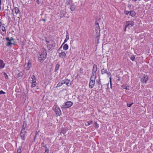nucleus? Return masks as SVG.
<instances>
[{
    "label": "nucleus",
    "instance_id": "nucleus-1",
    "mask_svg": "<svg viewBox=\"0 0 153 153\" xmlns=\"http://www.w3.org/2000/svg\"><path fill=\"white\" fill-rule=\"evenodd\" d=\"M47 56L46 49L45 48H42V51L39 55L38 61L40 62H42L46 59Z\"/></svg>",
    "mask_w": 153,
    "mask_h": 153
},
{
    "label": "nucleus",
    "instance_id": "nucleus-2",
    "mask_svg": "<svg viewBox=\"0 0 153 153\" xmlns=\"http://www.w3.org/2000/svg\"><path fill=\"white\" fill-rule=\"evenodd\" d=\"M73 102L71 101H67L65 102L62 105L61 108H67L71 107L73 105Z\"/></svg>",
    "mask_w": 153,
    "mask_h": 153
},
{
    "label": "nucleus",
    "instance_id": "nucleus-3",
    "mask_svg": "<svg viewBox=\"0 0 153 153\" xmlns=\"http://www.w3.org/2000/svg\"><path fill=\"white\" fill-rule=\"evenodd\" d=\"M149 79V77L148 76L144 74L141 77L140 81L142 83H146Z\"/></svg>",
    "mask_w": 153,
    "mask_h": 153
},
{
    "label": "nucleus",
    "instance_id": "nucleus-4",
    "mask_svg": "<svg viewBox=\"0 0 153 153\" xmlns=\"http://www.w3.org/2000/svg\"><path fill=\"white\" fill-rule=\"evenodd\" d=\"M100 28L99 25H98V26H96L95 28V31L96 32V37L98 38V39L99 40V39L98 38L100 36Z\"/></svg>",
    "mask_w": 153,
    "mask_h": 153
},
{
    "label": "nucleus",
    "instance_id": "nucleus-5",
    "mask_svg": "<svg viewBox=\"0 0 153 153\" xmlns=\"http://www.w3.org/2000/svg\"><path fill=\"white\" fill-rule=\"evenodd\" d=\"M27 133V132L25 131H21L20 137L22 140H25V136L26 135Z\"/></svg>",
    "mask_w": 153,
    "mask_h": 153
},
{
    "label": "nucleus",
    "instance_id": "nucleus-6",
    "mask_svg": "<svg viewBox=\"0 0 153 153\" xmlns=\"http://www.w3.org/2000/svg\"><path fill=\"white\" fill-rule=\"evenodd\" d=\"M101 72L102 74H106L109 76L111 74L110 72L108 71L107 69H106L103 68L101 70Z\"/></svg>",
    "mask_w": 153,
    "mask_h": 153
},
{
    "label": "nucleus",
    "instance_id": "nucleus-7",
    "mask_svg": "<svg viewBox=\"0 0 153 153\" xmlns=\"http://www.w3.org/2000/svg\"><path fill=\"white\" fill-rule=\"evenodd\" d=\"M55 112L56 113V115L57 116H60L61 115V111L60 109L57 107H56L55 108Z\"/></svg>",
    "mask_w": 153,
    "mask_h": 153
},
{
    "label": "nucleus",
    "instance_id": "nucleus-8",
    "mask_svg": "<svg viewBox=\"0 0 153 153\" xmlns=\"http://www.w3.org/2000/svg\"><path fill=\"white\" fill-rule=\"evenodd\" d=\"M126 27H127L128 26L133 27L134 25V22L133 21H129L126 22Z\"/></svg>",
    "mask_w": 153,
    "mask_h": 153
},
{
    "label": "nucleus",
    "instance_id": "nucleus-9",
    "mask_svg": "<svg viewBox=\"0 0 153 153\" xmlns=\"http://www.w3.org/2000/svg\"><path fill=\"white\" fill-rule=\"evenodd\" d=\"M69 39V34L68 32V31H66V38L65 39L64 42H63V43L62 44V45L59 48V50L58 51L59 53V50L62 48V46Z\"/></svg>",
    "mask_w": 153,
    "mask_h": 153
},
{
    "label": "nucleus",
    "instance_id": "nucleus-10",
    "mask_svg": "<svg viewBox=\"0 0 153 153\" xmlns=\"http://www.w3.org/2000/svg\"><path fill=\"white\" fill-rule=\"evenodd\" d=\"M97 65L96 64H94L93 66V68L92 70V74L96 75L97 71Z\"/></svg>",
    "mask_w": 153,
    "mask_h": 153
},
{
    "label": "nucleus",
    "instance_id": "nucleus-11",
    "mask_svg": "<svg viewBox=\"0 0 153 153\" xmlns=\"http://www.w3.org/2000/svg\"><path fill=\"white\" fill-rule=\"evenodd\" d=\"M6 40L8 41V42H7V43L6 44V45L7 46L9 47L13 44V43H12V42L10 41V39L9 37L6 38Z\"/></svg>",
    "mask_w": 153,
    "mask_h": 153
},
{
    "label": "nucleus",
    "instance_id": "nucleus-12",
    "mask_svg": "<svg viewBox=\"0 0 153 153\" xmlns=\"http://www.w3.org/2000/svg\"><path fill=\"white\" fill-rule=\"evenodd\" d=\"M66 56V53L64 51L59 53V56L61 58H64Z\"/></svg>",
    "mask_w": 153,
    "mask_h": 153
},
{
    "label": "nucleus",
    "instance_id": "nucleus-13",
    "mask_svg": "<svg viewBox=\"0 0 153 153\" xmlns=\"http://www.w3.org/2000/svg\"><path fill=\"white\" fill-rule=\"evenodd\" d=\"M95 83V81H90L89 82V87L90 88H92L94 86Z\"/></svg>",
    "mask_w": 153,
    "mask_h": 153
},
{
    "label": "nucleus",
    "instance_id": "nucleus-14",
    "mask_svg": "<svg viewBox=\"0 0 153 153\" xmlns=\"http://www.w3.org/2000/svg\"><path fill=\"white\" fill-rule=\"evenodd\" d=\"M55 43L54 42L51 44L49 45L48 44L47 45V47L48 48V50H50L52 49L53 48H54L55 47Z\"/></svg>",
    "mask_w": 153,
    "mask_h": 153
},
{
    "label": "nucleus",
    "instance_id": "nucleus-15",
    "mask_svg": "<svg viewBox=\"0 0 153 153\" xmlns=\"http://www.w3.org/2000/svg\"><path fill=\"white\" fill-rule=\"evenodd\" d=\"M64 84H65L68 86H69L70 85L69 84L70 81L69 80L67 79H65L64 80H63Z\"/></svg>",
    "mask_w": 153,
    "mask_h": 153
},
{
    "label": "nucleus",
    "instance_id": "nucleus-16",
    "mask_svg": "<svg viewBox=\"0 0 153 153\" xmlns=\"http://www.w3.org/2000/svg\"><path fill=\"white\" fill-rule=\"evenodd\" d=\"M5 66V63H4L3 61L0 59V69L4 68Z\"/></svg>",
    "mask_w": 153,
    "mask_h": 153
},
{
    "label": "nucleus",
    "instance_id": "nucleus-17",
    "mask_svg": "<svg viewBox=\"0 0 153 153\" xmlns=\"http://www.w3.org/2000/svg\"><path fill=\"white\" fill-rule=\"evenodd\" d=\"M97 77L96 75L94 74H91V76L90 77V81H95V79Z\"/></svg>",
    "mask_w": 153,
    "mask_h": 153
},
{
    "label": "nucleus",
    "instance_id": "nucleus-18",
    "mask_svg": "<svg viewBox=\"0 0 153 153\" xmlns=\"http://www.w3.org/2000/svg\"><path fill=\"white\" fill-rule=\"evenodd\" d=\"M76 7V5H74V4L72 3L71 4L70 8L71 11H73L75 9Z\"/></svg>",
    "mask_w": 153,
    "mask_h": 153
},
{
    "label": "nucleus",
    "instance_id": "nucleus-19",
    "mask_svg": "<svg viewBox=\"0 0 153 153\" xmlns=\"http://www.w3.org/2000/svg\"><path fill=\"white\" fill-rule=\"evenodd\" d=\"M27 65V70H29L32 67V62L30 60H29L28 61Z\"/></svg>",
    "mask_w": 153,
    "mask_h": 153
},
{
    "label": "nucleus",
    "instance_id": "nucleus-20",
    "mask_svg": "<svg viewBox=\"0 0 153 153\" xmlns=\"http://www.w3.org/2000/svg\"><path fill=\"white\" fill-rule=\"evenodd\" d=\"M96 82H97V83L98 84V88H100V85H101V87H100L101 89L102 90V85H101L100 79L99 80H96Z\"/></svg>",
    "mask_w": 153,
    "mask_h": 153
},
{
    "label": "nucleus",
    "instance_id": "nucleus-21",
    "mask_svg": "<svg viewBox=\"0 0 153 153\" xmlns=\"http://www.w3.org/2000/svg\"><path fill=\"white\" fill-rule=\"evenodd\" d=\"M136 13L134 10H131L130 11L129 15L132 16L134 17L135 16Z\"/></svg>",
    "mask_w": 153,
    "mask_h": 153
},
{
    "label": "nucleus",
    "instance_id": "nucleus-22",
    "mask_svg": "<svg viewBox=\"0 0 153 153\" xmlns=\"http://www.w3.org/2000/svg\"><path fill=\"white\" fill-rule=\"evenodd\" d=\"M15 10V13L16 14L19 13H20V11L19 8L17 7H15L14 9Z\"/></svg>",
    "mask_w": 153,
    "mask_h": 153
},
{
    "label": "nucleus",
    "instance_id": "nucleus-23",
    "mask_svg": "<svg viewBox=\"0 0 153 153\" xmlns=\"http://www.w3.org/2000/svg\"><path fill=\"white\" fill-rule=\"evenodd\" d=\"M60 66V65L59 63H58L56 64L55 66V69L54 71L55 72H57Z\"/></svg>",
    "mask_w": 153,
    "mask_h": 153
},
{
    "label": "nucleus",
    "instance_id": "nucleus-24",
    "mask_svg": "<svg viewBox=\"0 0 153 153\" xmlns=\"http://www.w3.org/2000/svg\"><path fill=\"white\" fill-rule=\"evenodd\" d=\"M63 84H64L63 81L62 80L61 82H59L58 83L56 87V88H57L61 86Z\"/></svg>",
    "mask_w": 153,
    "mask_h": 153
},
{
    "label": "nucleus",
    "instance_id": "nucleus-25",
    "mask_svg": "<svg viewBox=\"0 0 153 153\" xmlns=\"http://www.w3.org/2000/svg\"><path fill=\"white\" fill-rule=\"evenodd\" d=\"M121 87L123 88V89H125L126 90H129V88H127V87H129V86H128L126 84H123L121 85Z\"/></svg>",
    "mask_w": 153,
    "mask_h": 153
},
{
    "label": "nucleus",
    "instance_id": "nucleus-26",
    "mask_svg": "<svg viewBox=\"0 0 153 153\" xmlns=\"http://www.w3.org/2000/svg\"><path fill=\"white\" fill-rule=\"evenodd\" d=\"M36 79L32 80V84L31 85V87L33 88L36 86Z\"/></svg>",
    "mask_w": 153,
    "mask_h": 153
},
{
    "label": "nucleus",
    "instance_id": "nucleus-27",
    "mask_svg": "<svg viewBox=\"0 0 153 153\" xmlns=\"http://www.w3.org/2000/svg\"><path fill=\"white\" fill-rule=\"evenodd\" d=\"M24 75V73L22 72H20L16 75V77L18 78L22 77Z\"/></svg>",
    "mask_w": 153,
    "mask_h": 153
},
{
    "label": "nucleus",
    "instance_id": "nucleus-28",
    "mask_svg": "<svg viewBox=\"0 0 153 153\" xmlns=\"http://www.w3.org/2000/svg\"><path fill=\"white\" fill-rule=\"evenodd\" d=\"M68 46L67 44H65L63 47V49L64 50L66 51L68 49Z\"/></svg>",
    "mask_w": 153,
    "mask_h": 153
},
{
    "label": "nucleus",
    "instance_id": "nucleus-29",
    "mask_svg": "<svg viewBox=\"0 0 153 153\" xmlns=\"http://www.w3.org/2000/svg\"><path fill=\"white\" fill-rule=\"evenodd\" d=\"M41 146L42 147H43V148H45V150H48V148H47V146H46L45 144V143H44V142H42L41 144Z\"/></svg>",
    "mask_w": 153,
    "mask_h": 153
},
{
    "label": "nucleus",
    "instance_id": "nucleus-30",
    "mask_svg": "<svg viewBox=\"0 0 153 153\" xmlns=\"http://www.w3.org/2000/svg\"><path fill=\"white\" fill-rule=\"evenodd\" d=\"M3 75H4V77L6 79H9L8 76L7 74L5 72H3Z\"/></svg>",
    "mask_w": 153,
    "mask_h": 153
},
{
    "label": "nucleus",
    "instance_id": "nucleus-31",
    "mask_svg": "<svg viewBox=\"0 0 153 153\" xmlns=\"http://www.w3.org/2000/svg\"><path fill=\"white\" fill-rule=\"evenodd\" d=\"M92 123L93 121L92 120H90L87 122L85 124V126H88Z\"/></svg>",
    "mask_w": 153,
    "mask_h": 153
},
{
    "label": "nucleus",
    "instance_id": "nucleus-32",
    "mask_svg": "<svg viewBox=\"0 0 153 153\" xmlns=\"http://www.w3.org/2000/svg\"><path fill=\"white\" fill-rule=\"evenodd\" d=\"M66 131L67 130L65 128H62L61 129V133L64 134H65Z\"/></svg>",
    "mask_w": 153,
    "mask_h": 153
},
{
    "label": "nucleus",
    "instance_id": "nucleus-33",
    "mask_svg": "<svg viewBox=\"0 0 153 153\" xmlns=\"http://www.w3.org/2000/svg\"><path fill=\"white\" fill-rule=\"evenodd\" d=\"M27 127V125H26L25 126H23L21 131H25V128Z\"/></svg>",
    "mask_w": 153,
    "mask_h": 153
},
{
    "label": "nucleus",
    "instance_id": "nucleus-34",
    "mask_svg": "<svg viewBox=\"0 0 153 153\" xmlns=\"http://www.w3.org/2000/svg\"><path fill=\"white\" fill-rule=\"evenodd\" d=\"M71 0H65V4L67 5H69Z\"/></svg>",
    "mask_w": 153,
    "mask_h": 153
},
{
    "label": "nucleus",
    "instance_id": "nucleus-35",
    "mask_svg": "<svg viewBox=\"0 0 153 153\" xmlns=\"http://www.w3.org/2000/svg\"><path fill=\"white\" fill-rule=\"evenodd\" d=\"M135 56L134 55H131L130 59L133 61L134 60Z\"/></svg>",
    "mask_w": 153,
    "mask_h": 153
},
{
    "label": "nucleus",
    "instance_id": "nucleus-36",
    "mask_svg": "<svg viewBox=\"0 0 153 153\" xmlns=\"http://www.w3.org/2000/svg\"><path fill=\"white\" fill-rule=\"evenodd\" d=\"M124 13L126 15H128V14L129 15L130 14V11H128V10H125L124 12Z\"/></svg>",
    "mask_w": 153,
    "mask_h": 153
},
{
    "label": "nucleus",
    "instance_id": "nucleus-37",
    "mask_svg": "<svg viewBox=\"0 0 153 153\" xmlns=\"http://www.w3.org/2000/svg\"><path fill=\"white\" fill-rule=\"evenodd\" d=\"M1 29H2V31L3 32H6V29H5V27L4 26H2V27Z\"/></svg>",
    "mask_w": 153,
    "mask_h": 153
},
{
    "label": "nucleus",
    "instance_id": "nucleus-38",
    "mask_svg": "<svg viewBox=\"0 0 153 153\" xmlns=\"http://www.w3.org/2000/svg\"><path fill=\"white\" fill-rule=\"evenodd\" d=\"M109 79H110V85H111V89H112V84H111V76L109 78Z\"/></svg>",
    "mask_w": 153,
    "mask_h": 153
},
{
    "label": "nucleus",
    "instance_id": "nucleus-39",
    "mask_svg": "<svg viewBox=\"0 0 153 153\" xmlns=\"http://www.w3.org/2000/svg\"><path fill=\"white\" fill-rule=\"evenodd\" d=\"M95 128H97L99 127V124H97V122H95Z\"/></svg>",
    "mask_w": 153,
    "mask_h": 153
},
{
    "label": "nucleus",
    "instance_id": "nucleus-40",
    "mask_svg": "<svg viewBox=\"0 0 153 153\" xmlns=\"http://www.w3.org/2000/svg\"><path fill=\"white\" fill-rule=\"evenodd\" d=\"M133 104V102H132V103H131V104H129V103H127V106L128 107H130L131 105Z\"/></svg>",
    "mask_w": 153,
    "mask_h": 153
},
{
    "label": "nucleus",
    "instance_id": "nucleus-41",
    "mask_svg": "<svg viewBox=\"0 0 153 153\" xmlns=\"http://www.w3.org/2000/svg\"><path fill=\"white\" fill-rule=\"evenodd\" d=\"M17 153H21V148H19L17 149Z\"/></svg>",
    "mask_w": 153,
    "mask_h": 153
},
{
    "label": "nucleus",
    "instance_id": "nucleus-42",
    "mask_svg": "<svg viewBox=\"0 0 153 153\" xmlns=\"http://www.w3.org/2000/svg\"><path fill=\"white\" fill-rule=\"evenodd\" d=\"M31 78L32 79V80H35V79H36V78H35V76L34 75H33L31 77Z\"/></svg>",
    "mask_w": 153,
    "mask_h": 153
},
{
    "label": "nucleus",
    "instance_id": "nucleus-43",
    "mask_svg": "<svg viewBox=\"0 0 153 153\" xmlns=\"http://www.w3.org/2000/svg\"><path fill=\"white\" fill-rule=\"evenodd\" d=\"M5 92H4L2 90L0 91V95L1 94H5Z\"/></svg>",
    "mask_w": 153,
    "mask_h": 153
},
{
    "label": "nucleus",
    "instance_id": "nucleus-44",
    "mask_svg": "<svg viewBox=\"0 0 153 153\" xmlns=\"http://www.w3.org/2000/svg\"><path fill=\"white\" fill-rule=\"evenodd\" d=\"M95 26H98L99 25V23L97 22V21H96L95 23Z\"/></svg>",
    "mask_w": 153,
    "mask_h": 153
},
{
    "label": "nucleus",
    "instance_id": "nucleus-45",
    "mask_svg": "<svg viewBox=\"0 0 153 153\" xmlns=\"http://www.w3.org/2000/svg\"><path fill=\"white\" fill-rule=\"evenodd\" d=\"M41 0H37L36 2L38 4H39L41 1Z\"/></svg>",
    "mask_w": 153,
    "mask_h": 153
},
{
    "label": "nucleus",
    "instance_id": "nucleus-46",
    "mask_svg": "<svg viewBox=\"0 0 153 153\" xmlns=\"http://www.w3.org/2000/svg\"><path fill=\"white\" fill-rule=\"evenodd\" d=\"M10 41H13L14 40L13 38L11 37L10 39Z\"/></svg>",
    "mask_w": 153,
    "mask_h": 153
},
{
    "label": "nucleus",
    "instance_id": "nucleus-47",
    "mask_svg": "<svg viewBox=\"0 0 153 153\" xmlns=\"http://www.w3.org/2000/svg\"><path fill=\"white\" fill-rule=\"evenodd\" d=\"M26 125H27V123L26 122L24 121L23 122V126H25Z\"/></svg>",
    "mask_w": 153,
    "mask_h": 153
},
{
    "label": "nucleus",
    "instance_id": "nucleus-48",
    "mask_svg": "<svg viewBox=\"0 0 153 153\" xmlns=\"http://www.w3.org/2000/svg\"><path fill=\"white\" fill-rule=\"evenodd\" d=\"M117 80L118 81H120V77H119V76H118V79H117Z\"/></svg>",
    "mask_w": 153,
    "mask_h": 153
},
{
    "label": "nucleus",
    "instance_id": "nucleus-49",
    "mask_svg": "<svg viewBox=\"0 0 153 153\" xmlns=\"http://www.w3.org/2000/svg\"><path fill=\"white\" fill-rule=\"evenodd\" d=\"M46 42L48 43H50V42L48 41L47 39H46L45 40Z\"/></svg>",
    "mask_w": 153,
    "mask_h": 153
},
{
    "label": "nucleus",
    "instance_id": "nucleus-50",
    "mask_svg": "<svg viewBox=\"0 0 153 153\" xmlns=\"http://www.w3.org/2000/svg\"><path fill=\"white\" fill-rule=\"evenodd\" d=\"M125 29H124V31L125 32H126V28H127V27H126V25H125Z\"/></svg>",
    "mask_w": 153,
    "mask_h": 153
},
{
    "label": "nucleus",
    "instance_id": "nucleus-51",
    "mask_svg": "<svg viewBox=\"0 0 153 153\" xmlns=\"http://www.w3.org/2000/svg\"><path fill=\"white\" fill-rule=\"evenodd\" d=\"M42 20L43 21L45 22L46 21V20L45 19H43Z\"/></svg>",
    "mask_w": 153,
    "mask_h": 153
},
{
    "label": "nucleus",
    "instance_id": "nucleus-52",
    "mask_svg": "<svg viewBox=\"0 0 153 153\" xmlns=\"http://www.w3.org/2000/svg\"><path fill=\"white\" fill-rule=\"evenodd\" d=\"M13 10H14V9H12V12H13V13H12V15H13V14H14V13H13Z\"/></svg>",
    "mask_w": 153,
    "mask_h": 153
},
{
    "label": "nucleus",
    "instance_id": "nucleus-53",
    "mask_svg": "<svg viewBox=\"0 0 153 153\" xmlns=\"http://www.w3.org/2000/svg\"><path fill=\"white\" fill-rule=\"evenodd\" d=\"M73 49H74V48H72V49H71V48H70V51H71V50H72Z\"/></svg>",
    "mask_w": 153,
    "mask_h": 153
},
{
    "label": "nucleus",
    "instance_id": "nucleus-54",
    "mask_svg": "<svg viewBox=\"0 0 153 153\" xmlns=\"http://www.w3.org/2000/svg\"><path fill=\"white\" fill-rule=\"evenodd\" d=\"M78 74H77V75L76 76V78L78 77Z\"/></svg>",
    "mask_w": 153,
    "mask_h": 153
},
{
    "label": "nucleus",
    "instance_id": "nucleus-55",
    "mask_svg": "<svg viewBox=\"0 0 153 153\" xmlns=\"http://www.w3.org/2000/svg\"><path fill=\"white\" fill-rule=\"evenodd\" d=\"M36 137V135H35V137H34V139H35V137Z\"/></svg>",
    "mask_w": 153,
    "mask_h": 153
},
{
    "label": "nucleus",
    "instance_id": "nucleus-56",
    "mask_svg": "<svg viewBox=\"0 0 153 153\" xmlns=\"http://www.w3.org/2000/svg\"><path fill=\"white\" fill-rule=\"evenodd\" d=\"M13 44L14 45H15V43L14 42V43H13Z\"/></svg>",
    "mask_w": 153,
    "mask_h": 153
}]
</instances>
